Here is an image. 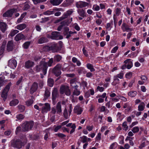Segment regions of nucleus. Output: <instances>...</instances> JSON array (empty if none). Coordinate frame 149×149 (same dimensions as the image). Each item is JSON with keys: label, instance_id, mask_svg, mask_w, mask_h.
Masks as SVG:
<instances>
[{"label": "nucleus", "instance_id": "nucleus-1", "mask_svg": "<svg viewBox=\"0 0 149 149\" xmlns=\"http://www.w3.org/2000/svg\"><path fill=\"white\" fill-rule=\"evenodd\" d=\"M53 63V59L51 58L48 60V58H44L40 62L38 65H37L35 68V70L37 72H39L42 70L44 75L47 73V66L50 67Z\"/></svg>", "mask_w": 149, "mask_h": 149}, {"label": "nucleus", "instance_id": "nucleus-2", "mask_svg": "<svg viewBox=\"0 0 149 149\" xmlns=\"http://www.w3.org/2000/svg\"><path fill=\"white\" fill-rule=\"evenodd\" d=\"M59 43L60 44L59 47H58L56 44L53 43L50 47L46 46L45 48L47 49H51L53 52H58L61 49L62 47V42L60 41Z\"/></svg>", "mask_w": 149, "mask_h": 149}, {"label": "nucleus", "instance_id": "nucleus-3", "mask_svg": "<svg viewBox=\"0 0 149 149\" xmlns=\"http://www.w3.org/2000/svg\"><path fill=\"white\" fill-rule=\"evenodd\" d=\"M11 146L17 148H21L24 144L20 139H16L12 140L11 141Z\"/></svg>", "mask_w": 149, "mask_h": 149}, {"label": "nucleus", "instance_id": "nucleus-4", "mask_svg": "<svg viewBox=\"0 0 149 149\" xmlns=\"http://www.w3.org/2000/svg\"><path fill=\"white\" fill-rule=\"evenodd\" d=\"M33 125V122L31 121L29 122H25L22 125V130L24 131H27L31 130Z\"/></svg>", "mask_w": 149, "mask_h": 149}, {"label": "nucleus", "instance_id": "nucleus-5", "mask_svg": "<svg viewBox=\"0 0 149 149\" xmlns=\"http://www.w3.org/2000/svg\"><path fill=\"white\" fill-rule=\"evenodd\" d=\"M11 85V83H9L7 85L5 88L3 90L1 96L3 99V100L5 101L6 100L8 95V93L10 88V86Z\"/></svg>", "mask_w": 149, "mask_h": 149}, {"label": "nucleus", "instance_id": "nucleus-6", "mask_svg": "<svg viewBox=\"0 0 149 149\" xmlns=\"http://www.w3.org/2000/svg\"><path fill=\"white\" fill-rule=\"evenodd\" d=\"M47 37L53 40H58L63 38V37L60 35V33L57 31L52 32L51 35H48Z\"/></svg>", "mask_w": 149, "mask_h": 149}, {"label": "nucleus", "instance_id": "nucleus-7", "mask_svg": "<svg viewBox=\"0 0 149 149\" xmlns=\"http://www.w3.org/2000/svg\"><path fill=\"white\" fill-rule=\"evenodd\" d=\"M39 105L40 107H40V109H41L43 113H46L50 110V105L48 103H46L45 104L40 103Z\"/></svg>", "mask_w": 149, "mask_h": 149}, {"label": "nucleus", "instance_id": "nucleus-8", "mask_svg": "<svg viewBox=\"0 0 149 149\" xmlns=\"http://www.w3.org/2000/svg\"><path fill=\"white\" fill-rule=\"evenodd\" d=\"M60 92L61 94L65 93L66 95L69 96L70 94V91L68 86H63L61 87Z\"/></svg>", "mask_w": 149, "mask_h": 149}, {"label": "nucleus", "instance_id": "nucleus-9", "mask_svg": "<svg viewBox=\"0 0 149 149\" xmlns=\"http://www.w3.org/2000/svg\"><path fill=\"white\" fill-rule=\"evenodd\" d=\"M19 10V9L17 8H13L9 10L3 14V16L4 17H11L13 13L16 12Z\"/></svg>", "mask_w": 149, "mask_h": 149}, {"label": "nucleus", "instance_id": "nucleus-10", "mask_svg": "<svg viewBox=\"0 0 149 149\" xmlns=\"http://www.w3.org/2000/svg\"><path fill=\"white\" fill-rule=\"evenodd\" d=\"M73 12V11L72 10H69L67 11L66 12H65L63 16L58 19L56 21L57 22H59L65 19L68 16L71 15Z\"/></svg>", "mask_w": 149, "mask_h": 149}, {"label": "nucleus", "instance_id": "nucleus-11", "mask_svg": "<svg viewBox=\"0 0 149 149\" xmlns=\"http://www.w3.org/2000/svg\"><path fill=\"white\" fill-rule=\"evenodd\" d=\"M62 111L61 102H58L56 105V108H53L52 109V112L54 114L56 113L59 114Z\"/></svg>", "mask_w": 149, "mask_h": 149}, {"label": "nucleus", "instance_id": "nucleus-12", "mask_svg": "<svg viewBox=\"0 0 149 149\" xmlns=\"http://www.w3.org/2000/svg\"><path fill=\"white\" fill-rule=\"evenodd\" d=\"M8 65L10 68L15 69L17 66V62L14 59H11L8 61Z\"/></svg>", "mask_w": 149, "mask_h": 149}, {"label": "nucleus", "instance_id": "nucleus-13", "mask_svg": "<svg viewBox=\"0 0 149 149\" xmlns=\"http://www.w3.org/2000/svg\"><path fill=\"white\" fill-rule=\"evenodd\" d=\"M61 65L60 64H58L54 68V72L56 76H58L61 74Z\"/></svg>", "mask_w": 149, "mask_h": 149}, {"label": "nucleus", "instance_id": "nucleus-14", "mask_svg": "<svg viewBox=\"0 0 149 149\" xmlns=\"http://www.w3.org/2000/svg\"><path fill=\"white\" fill-rule=\"evenodd\" d=\"M83 110V109L79 105H77L75 106L74 109V112L78 115L81 114Z\"/></svg>", "mask_w": 149, "mask_h": 149}, {"label": "nucleus", "instance_id": "nucleus-15", "mask_svg": "<svg viewBox=\"0 0 149 149\" xmlns=\"http://www.w3.org/2000/svg\"><path fill=\"white\" fill-rule=\"evenodd\" d=\"M121 29L123 32L131 31L133 30V29L130 28L129 26L125 23H123L121 26Z\"/></svg>", "mask_w": 149, "mask_h": 149}, {"label": "nucleus", "instance_id": "nucleus-16", "mask_svg": "<svg viewBox=\"0 0 149 149\" xmlns=\"http://www.w3.org/2000/svg\"><path fill=\"white\" fill-rule=\"evenodd\" d=\"M89 3L85 1H79L76 3V7L77 8H82L88 5Z\"/></svg>", "mask_w": 149, "mask_h": 149}, {"label": "nucleus", "instance_id": "nucleus-17", "mask_svg": "<svg viewBox=\"0 0 149 149\" xmlns=\"http://www.w3.org/2000/svg\"><path fill=\"white\" fill-rule=\"evenodd\" d=\"M38 88V85L35 82L33 83L30 90V93L32 94L33 93L37 90Z\"/></svg>", "mask_w": 149, "mask_h": 149}, {"label": "nucleus", "instance_id": "nucleus-18", "mask_svg": "<svg viewBox=\"0 0 149 149\" xmlns=\"http://www.w3.org/2000/svg\"><path fill=\"white\" fill-rule=\"evenodd\" d=\"M57 94V90L56 88H55L52 92V100L53 101V103L54 105L56 104V102L55 101L56 95Z\"/></svg>", "mask_w": 149, "mask_h": 149}, {"label": "nucleus", "instance_id": "nucleus-19", "mask_svg": "<svg viewBox=\"0 0 149 149\" xmlns=\"http://www.w3.org/2000/svg\"><path fill=\"white\" fill-rule=\"evenodd\" d=\"M7 29V25L6 23L1 22H0V29L3 32L6 30Z\"/></svg>", "mask_w": 149, "mask_h": 149}, {"label": "nucleus", "instance_id": "nucleus-20", "mask_svg": "<svg viewBox=\"0 0 149 149\" xmlns=\"http://www.w3.org/2000/svg\"><path fill=\"white\" fill-rule=\"evenodd\" d=\"M124 63L127 64V67L128 69H130L133 66L132 63L130 59H128L125 60Z\"/></svg>", "mask_w": 149, "mask_h": 149}, {"label": "nucleus", "instance_id": "nucleus-21", "mask_svg": "<svg viewBox=\"0 0 149 149\" xmlns=\"http://www.w3.org/2000/svg\"><path fill=\"white\" fill-rule=\"evenodd\" d=\"M13 41H8L7 46V50L9 51H12L13 49Z\"/></svg>", "mask_w": 149, "mask_h": 149}, {"label": "nucleus", "instance_id": "nucleus-22", "mask_svg": "<svg viewBox=\"0 0 149 149\" xmlns=\"http://www.w3.org/2000/svg\"><path fill=\"white\" fill-rule=\"evenodd\" d=\"M25 38V36L22 33H20L17 34L15 38V40L16 41H18Z\"/></svg>", "mask_w": 149, "mask_h": 149}, {"label": "nucleus", "instance_id": "nucleus-23", "mask_svg": "<svg viewBox=\"0 0 149 149\" xmlns=\"http://www.w3.org/2000/svg\"><path fill=\"white\" fill-rule=\"evenodd\" d=\"M58 11V9L57 8L54 9L52 11L47 10L44 12L43 13L45 15H49L54 13V12Z\"/></svg>", "mask_w": 149, "mask_h": 149}, {"label": "nucleus", "instance_id": "nucleus-24", "mask_svg": "<svg viewBox=\"0 0 149 149\" xmlns=\"http://www.w3.org/2000/svg\"><path fill=\"white\" fill-rule=\"evenodd\" d=\"M34 65V63L33 62L28 61L26 62L25 66L26 68H29L32 67Z\"/></svg>", "mask_w": 149, "mask_h": 149}, {"label": "nucleus", "instance_id": "nucleus-25", "mask_svg": "<svg viewBox=\"0 0 149 149\" xmlns=\"http://www.w3.org/2000/svg\"><path fill=\"white\" fill-rule=\"evenodd\" d=\"M63 0H51L50 3L54 6H57L60 4Z\"/></svg>", "mask_w": 149, "mask_h": 149}, {"label": "nucleus", "instance_id": "nucleus-26", "mask_svg": "<svg viewBox=\"0 0 149 149\" xmlns=\"http://www.w3.org/2000/svg\"><path fill=\"white\" fill-rule=\"evenodd\" d=\"M26 27V25L25 24H22L18 25L15 27L17 29L22 31L25 29Z\"/></svg>", "mask_w": 149, "mask_h": 149}, {"label": "nucleus", "instance_id": "nucleus-27", "mask_svg": "<svg viewBox=\"0 0 149 149\" xmlns=\"http://www.w3.org/2000/svg\"><path fill=\"white\" fill-rule=\"evenodd\" d=\"M145 104L143 102H141L138 106V110L139 111H142L144 110L145 107Z\"/></svg>", "mask_w": 149, "mask_h": 149}, {"label": "nucleus", "instance_id": "nucleus-28", "mask_svg": "<svg viewBox=\"0 0 149 149\" xmlns=\"http://www.w3.org/2000/svg\"><path fill=\"white\" fill-rule=\"evenodd\" d=\"M19 103V100L17 99H15L11 101L10 102L9 104L11 106H15L17 104Z\"/></svg>", "mask_w": 149, "mask_h": 149}, {"label": "nucleus", "instance_id": "nucleus-29", "mask_svg": "<svg viewBox=\"0 0 149 149\" xmlns=\"http://www.w3.org/2000/svg\"><path fill=\"white\" fill-rule=\"evenodd\" d=\"M113 81L112 83L111 84L113 86H115L119 83V79L117 78V76H114L113 77Z\"/></svg>", "mask_w": 149, "mask_h": 149}, {"label": "nucleus", "instance_id": "nucleus-30", "mask_svg": "<svg viewBox=\"0 0 149 149\" xmlns=\"http://www.w3.org/2000/svg\"><path fill=\"white\" fill-rule=\"evenodd\" d=\"M115 13L116 15L114 14L113 16V19L114 22L116 20V18L115 17L116 15L117 16H118L121 13L120 9V8H116L115 10Z\"/></svg>", "mask_w": 149, "mask_h": 149}, {"label": "nucleus", "instance_id": "nucleus-31", "mask_svg": "<svg viewBox=\"0 0 149 149\" xmlns=\"http://www.w3.org/2000/svg\"><path fill=\"white\" fill-rule=\"evenodd\" d=\"M137 94V92L135 91H131L128 93V96L131 97H133L136 96Z\"/></svg>", "mask_w": 149, "mask_h": 149}, {"label": "nucleus", "instance_id": "nucleus-32", "mask_svg": "<svg viewBox=\"0 0 149 149\" xmlns=\"http://www.w3.org/2000/svg\"><path fill=\"white\" fill-rule=\"evenodd\" d=\"M48 41L47 39L45 37H42L38 41V43L39 44H42Z\"/></svg>", "mask_w": 149, "mask_h": 149}, {"label": "nucleus", "instance_id": "nucleus-33", "mask_svg": "<svg viewBox=\"0 0 149 149\" xmlns=\"http://www.w3.org/2000/svg\"><path fill=\"white\" fill-rule=\"evenodd\" d=\"M77 12L79 15L82 17H84L85 16V11L84 10L78 9L77 10Z\"/></svg>", "mask_w": 149, "mask_h": 149}, {"label": "nucleus", "instance_id": "nucleus-34", "mask_svg": "<svg viewBox=\"0 0 149 149\" xmlns=\"http://www.w3.org/2000/svg\"><path fill=\"white\" fill-rule=\"evenodd\" d=\"M72 62L74 63H76L77 66H79L81 65V63L80 61L77 60V59L75 57H73L72 59Z\"/></svg>", "mask_w": 149, "mask_h": 149}, {"label": "nucleus", "instance_id": "nucleus-35", "mask_svg": "<svg viewBox=\"0 0 149 149\" xmlns=\"http://www.w3.org/2000/svg\"><path fill=\"white\" fill-rule=\"evenodd\" d=\"M124 116V115H122L121 113L118 112L117 114L116 117L117 119L119 120H121L123 118Z\"/></svg>", "mask_w": 149, "mask_h": 149}, {"label": "nucleus", "instance_id": "nucleus-36", "mask_svg": "<svg viewBox=\"0 0 149 149\" xmlns=\"http://www.w3.org/2000/svg\"><path fill=\"white\" fill-rule=\"evenodd\" d=\"M118 146V144L116 142H113L110 145L109 149H116Z\"/></svg>", "mask_w": 149, "mask_h": 149}, {"label": "nucleus", "instance_id": "nucleus-37", "mask_svg": "<svg viewBox=\"0 0 149 149\" xmlns=\"http://www.w3.org/2000/svg\"><path fill=\"white\" fill-rule=\"evenodd\" d=\"M123 108L124 109L127 108V109H126L125 110L127 111H129L131 109V107L130 106V105L128 103H125L124 104Z\"/></svg>", "mask_w": 149, "mask_h": 149}, {"label": "nucleus", "instance_id": "nucleus-38", "mask_svg": "<svg viewBox=\"0 0 149 149\" xmlns=\"http://www.w3.org/2000/svg\"><path fill=\"white\" fill-rule=\"evenodd\" d=\"M87 137L86 136H83L80 137L79 140L81 141L83 143H84L87 142Z\"/></svg>", "mask_w": 149, "mask_h": 149}, {"label": "nucleus", "instance_id": "nucleus-39", "mask_svg": "<svg viewBox=\"0 0 149 149\" xmlns=\"http://www.w3.org/2000/svg\"><path fill=\"white\" fill-rule=\"evenodd\" d=\"M47 83L48 85L50 87H52L54 85V81L52 79L49 78L47 81Z\"/></svg>", "mask_w": 149, "mask_h": 149}, {"label": "nucleus", "instance_id": "nucleus-40", "mask_svg": "<svg viewBox=\"0 0 149 149\" xmlns=\"http://www.w3.org/2000/svg\"><path fill=\"white\" fill-rule=\"evenodd\" d=\"M24 115L21 114L17 115L16 116V118H17V120H21L24 119Z\"/></svg>", "mask_w": 149, "mask_h": 149}, {"label": "nucleus", "instance_id": "nucleus-41", "mask_svg": "<svg viewBox=\"0 0 149 149\" xmlns=\"http://www.w3.org/2000/svg\"><path fill=\"white\" fill-rule=\"evenodd\" d=\"M87 67L88 69L90 70L91 72H93L95 70V69L93 68V65L91 64H87Z\"/></svg>", "mask_w": 149, "mask_h": 149}, {"label": "nucleus", "instance_id": "nucleus-42", "mask_svg": "<svg viewBox=\"0 0 149 149\" xmlns=\"http://www.w3.org/2000/svg\"><path fill=\"white\" fill-rule=\"evenodd\" d=\"M17 107L20 112H23L25 109V107L24 105L19 104Z\"/></svg>", "mask_w": 149, "mask_h": 149}, {"label": "nucleus", "instance_id": "nucleus-43", "mask_svg": "<svg viewBox=\"0 0 149 149\" xmlns=\"http://www.w3.org/2000/svg\"><path fill=\"white\" fill-rule=\"evenodd\" d=\"M21 6L23 7V8L22 9L24 10H27L29 7V5L26 2L22 5Z\"/></svg>", "mask_w": 149, "mask_h": 149}, {"label": "nucleus", "instance_id": "nucleus-44", "mask_svg": "<svg viewBox=\"0 0 149 149\" xmlns=\"http://www.w3.org/2000/svg\"><path fill=\"white\" fill-rule=\"evenodd\" d=\"M123 129L125 130H127L128 129V126L127 125V123L125 121L122 124Z\"/></svg>", "mask_w": 149, "mask_h": 149}, {"label": "nucleus", "instance_id": "nucleus-45", "mask_svg": "<svg viewBox=\"0 0 149 149\" xmlns=\"http://www.w3.org/2000/svg\"><path fill=\"white\" fill-rule=\"evenodd\" d=\"M33 102V101L32 100H29L26 102V104L27 106H29L32 105Z\"/></svg>", "mask_w": 149, "mask_h": 149}, {"label": "nucleus", "instance_id": "nucleus-46", "mask_svg": "<svg viewBox=\"0 0 149 149\" xmlns=\"http://www.w3.org/2000/svg\"><path fill=\"white\" fill-rule=\"evenodd\" d=\"M3 74L5 76H10V78H14L15 77V75L13 74H11L9 75V73L5 71L3 73Z\"/></svg>", "mask_w": 149, "mask_h": 149}, {"label": "nucleus", "instance_id": "nucleus-47", "mask_svg": "<svg viewBox=\"0 0 149 149\" xmlns=\"http://www.w3.org/2000/svg\"><path fill=\"white\" fill-rule=\"evenodd\" d=\"M19 32V31L17 30H12L10 33V35L11 36H14L15 34Z\"/></svg>", "mask_w": 149, "mask_h": 149}, {"label": "nucleus", "instance_id": "nucleus-48", "mask_svg": "<svg viewBox=\"0 0 149 149\" xmlns=\"http://www.w3.org/2000/svg\"><path fill=\"white\" fill-rule=\"evenodd\" d=\"M63 115L65 118L67 119L68 118V113L66 108H65L63 113Z\"/></svg>", "mask_w": 149, "mask_h": 149}, {"label": "nucleus", "instance_id": "nucleus-49", "mask_svg": "<svg viewBox=\"0 0 149 149\" xmlns=\"http://www.w3.org/2000/svg\"><path fill=\"white\" fill-rule=\"evenodd\" d=\"M50 93L48 90H46L45 92V98L46 99L50 95Z\"/></svg>", "mask_w": 149, "mask_h": 149}, {"label": "nucleus", "instance_id": "nucleus-50", "mask_svg": "<svg viewBox=\"0 0 149 149\" xmlns=\"http://www.w3.org/2000/svg\"><path fill=\"white\" fill-rule=\"evenodd\" d=\"M30 44L29 42H26L24 43L23 45V47L25 49H27L29 47Z\"/></svg>", "mask_w": 149, "mask_h": 149}, {"label": "nucleus", "instance_id": "nucleus-51", "mask_svg": "<svg viewBox=\"0 0 149 149\" xmlns=\"http://www.w3.org/2000/svg\"><path fill=\"white\" fill-rule=\"evenodd\" d=\"M106 28L108 31H110L112 28V23H108L107 24Z\"/></svg>", "mask_w": 149, "mask_h": 149}, {"label": "nucleus", "instance_id": "nucleus-52", "mask_svg": "<svg viewBox=\"0 0 149 149\" xmlns=\"http://www.w3.org/2000/svg\"><path fill=\"white\" fill-rule=\"evenodd\" d=\"M93 9L94 11H98L100 9L99 6L97 5H93Z\"/></svg>", "mask_w": 149, "mask_h": 149}, {"label": "nucleus", "instance_id": "nucleus-53", "mask_svg": "<svg viewBox=\"0 0 149 149\" xmlns=\"http://www.w3.org/2000/svg\"><path fill=\"white\" fill-rule=\"evenodd\" d=\"M139 130V128L137 126H135L132 128V131L134 133H135L138 132Z\"/></svg>", "mask_w": 149, "mask_h": 149}, {"label": "nucleus", "instance_id": "nucleus-54", "mask_svg": "<svg viewBox=\"0 0 149 149\" xmlns=\"http://www.w3.org/2000/svg\"><path fill=\"white\" fill-rule=\"evenodd\" d=\"M87 83L86 81H83L81 84V86H82L84 89H85L86 88H87Z\"/></svg>", "mask_w": 149, "mask_h": 149}, {"label": "nucleus", "instance_id": "nucleus-55", "mask_svg": "<svg viewBox=\"0 0 149 149\" xmlns=\"http://www.w3.org/2000/svg\"><path fill=\"white\" fill-rule=\"evenodd\" d=\"M80 91L79 90L77 89H75L73 92V95L76 96H78L80 94Z\"/></svg>", "mask_w": 149, "mask_h": 149}, {"label": "nucleus", "instance_id": "nucleus-56", "mask_svg": "<svg viewBox=\"0 0 149 149\" xmlns=\"http://www.w3.org/2000/svg\"><path fill=\"white\" fill-rule=\"evenodd\" d=\"M101 137V134L100 133H98L96 137V140L97 142L100 141Z\"/></svg>", "mask_w": 149, "mask_h": 149}, {"label": "nucleus", "instance_id": "nucleus-57", "mask_svg": "<svg viewBox=\"0 0 149 149\" xmlns=\"http://www.w3.org/2000/svg\"><path fill=\"white\" fill-rule=\"evenodd\" d=\"M76 128V126L75 124H73L71 127L72 130L70 132V134L73 133L75 131V129Z\"/></svg>", "mask_w": 149, "mask_h": 149}, {"label": "nucleus", "instance_id": "nucleus-58", "mask_svg": "<svg viewBox=\"0 0 149 149\" xmlns=\"http://www.w3.org/2000/svg\"><path fill=\"white\" fill-rule=\"evenodd\" d=\"M119 97V100L120 99L123 102H126L127 101V99L125 97L119 95L118 96Z\"/></svg>", "mask_w": 149, "mask_h": 149}, {"label": "nucleus", "instance_id": "nucleus-59", "mask_svg": "<svg viewBox=\"0 0 149 149\" xmlns=\"http://www.w3.org/2000/svg\"><path fill=\"white\" fill-rule=\"evenodd\" d=\"M132 73L131 72H129L125 74V77L126 78L130 79L132 77Z\"/></svg>", "mask_w": 149, "mask_h": 149}, {"label": "nucleus", "instance_id": "nucleus-60", "mask_svg": "<svg viewBox=\"0 0 149 149\" xmlns=\"http://www.w3.org/2000/svg\"><path fill=\"white\" fill-rule=\"evenodd\" d=\"M47 0H32L34 4L46 1Z\"/></svg>", "mask_w": 149, "mask_h": 149}, {"label": "nucleus", "instance_id": "nucleus-61", "mask_svg": "<svg viewBox=\"0 0 149 149\" xmlns=\"http://www.w3.org/2000/svg\"><path fill=\"white\" fill-rule=\"evenodd\" d=\"M118 47L117 46H116L114 47L111 51V53H115L117 50L118 49Z\"/></svg>", "mask_w": 149, "mask_h": 149}, {"label": "nucleus", "instance_id": "nucleus-62", "mask_svg": "<svg viewBox=\"0 0 149 149\" xmlns=\"http://www.w3.org/2000/svg\"><path fill=\"white\" fill-rule=\"evenodd\" d=\"M75 81H76V80L74 79H71L70 80V85L72 86L73 87H74V85L75 84Z\"/></svg>", "mask_w": 149, "mask_h": 149}, {"label": "nucleus", "instance_id": "nucleus-63", "mask_svg": "<svg viewBox=\"0 0 149 149\" xmlns=\"http://www.w3.org/2000/svg\"><path fill=\"white\" fill-rule=\"evenodd\" d=\"M61 56L59 55H56L54 57V60L58 61H59L61 59Z\"/></svg>", "mask_w": 149, "mask_h": 149}, {"label": "nucleus", "instance_id": "nucleus-64", "mask_svg": "<svg viewBox=\"0 0 149 149\" xmlns=\"http://www.w3.org/2000/svg\"><path fill=\"white\" fill-rule=\"evenodd\" d=\"M141 79L143 81V82L144 83H145L147 81V78L146 76H142L141 77Z\"/></svg>", "mask_w": 149, "mask_h": 149}]
</instances>
